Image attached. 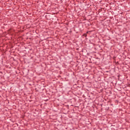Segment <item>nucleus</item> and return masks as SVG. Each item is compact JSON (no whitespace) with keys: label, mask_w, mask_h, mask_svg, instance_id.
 I'll return each mask as SVG.
<instances>
[{"label":"nucleus","mask_w":130,"mask_h":130,"mask_svg":"<svg viewBox=\"0 0 130 130\" xmlns=\"http://www.w3.org/2000/svg\"><path fill=\"white\" fill-rule=\"evenodd\" d=\"M87 33H88V31H87Z\"/></svg>","instance_id":"nucleus-2"},{"label":"nucleus","mask_w":130,"mask_h":130,"mask_svg":"<svg viewBox=\"0 0 130 130\" xmlns=\"http://www.w3.org/2000/svg\"><path fill=\"white\" fill-rule=\"evenodd\" d=\"M83 36H85V37H87V34H83Z\"/></svg>","instance_id":"nucleus-1"}]
</instances>
